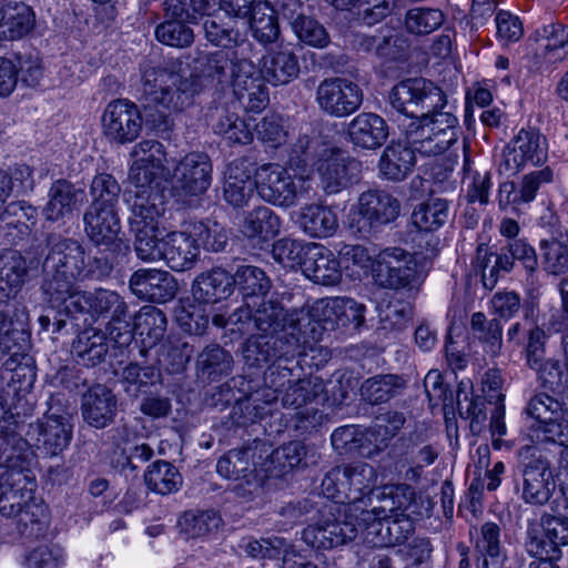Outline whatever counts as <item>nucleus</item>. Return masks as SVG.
I'll list each match as a JSON object with an SVG mask.
<instances>
[{
    "mask_svg": "<svg viewBox=\"0 0 568 568\" xmlns=\"http://www.w3.org/2000/svg\"><path fill=\"white\" fill-rule=\"evenodd\" d=\"M129 186L124 201L129 207V223L135 235L136 255L158 254L151 241L166 231L163 219L165 212L164 190L170 170L165 166L164 145L155 140L136 143L131 152Z\"/></svg>",
    "mask_w": 568,
    "mask_h": 568,
    "instance_id": "1",
    "label": "nucleus"
},
{
    "mask_svg": "<svg viewBox=\"0 0 568 568\" xmlns=\"http://www.w3.org/2000/svg\"><path fill=\"white\" fill-rule=\"evenodd\" d=\"M390 105L416 118L406 133L407 143L422 156H437L457 143L462 132L457 116L443 111L447 105L444 91L423 78L400 81L389 92Z\"/></svg>",
    "mask_w": 568,
    "mask_h": 568,
    "instance_id": "2",
    "label": "nucleus"
},
{
    "mask_svg": "<svg viewBox=\"0 0 568 568\" xmlns=\"http://www.w3.org/2000/svg\"><path fill=\"white\" fill-rule=\"evenodd\" d=\"M37 484L29 470H6L0 477V514L18 517L22 534L39 537L49 526L48 506L34 497Z\"/></svg>",
    "mask_w": 568,
    "mask_h": 568,
    "instance_id": "3",
    "label": "nucleus"
},
{
    "mask_svg": "<svg viewBox=\"0 0 568 568\" xmlns=\"http://www.w3.org/2000/svg\"><path fill=\"white\" fill-rule=\"evenodd\" d=\"M87 266V255L82 245L72 239H58L52 242L45 257L42 290L51 307L61 305L74 290L77 281Z\"/></svg>",
    "mask_w": 568,
    "mask_h": 568,
    "instance_id": "4",
    "label": "nucleus"
},
{
    "mask_svg": "<svg viewBox=\"0 0 568 568\" xmlns=\"http://www.w3.org/2000/svg\"><path fill=\"white\" fill-rule=\"evenodd\" d=\"M377 485V471L364 462L331 469L322 480L323 495L345 508L346 517L358 518Z\"/></svg>",
    "mask_w": 568,
    "mask_h": 568,
    "instance_id": "5",
    "label": "nucleus"
},
{
    "mask_svg": "<svg viewBox=\"0 0 568 568\" xmlns=\"http://www.w3.org/2000/svg\"><path fill=\"white\" fill-rule=\"evenodd\" d=\"M290 156L298 165L314 166L326 193H337L349 182L347 156L328 146L315 132L301 135L292 145Z\"/></svg>",
    "mask_w": 568,
    "mask_h": 568,
    "instance_id": "6",
    "label": "nucleus"
},
{
    "mask_svg": "<svg viewBox=\"0 0 568 568\" xmlns=\"http://www.w3.org/2000/svg\"><path fill=\"white\" fill-rule=\"evenodd\" d=\"M181 62L172 61L165 67L148 68L142 77L145 101L160 112H174L192 103L196 92L192 77L182 74Z\"/></svg>",
    "mask_w": 568,
    "mask_h": 568,
    "instance_id": "7",
    "label": "nucleus"
},
{
    "mask_svg": "<svg viewBox=\"0 0 568 568\" xmlns=\"http://www.w3.org/2000/svg\"><path fill=\"white\" fill-rule=\"evenodd\" d=\"M414 496L412 487L405 484L384 485L376 488L369 497L367 506L358 513L363 527V540L374 546L383 545L384 540L378 539L384 523L394 519L397 524L409 506Z\"/></svg>",
    "mask_w": 568,
    "mask_h": 568,
    "instance_id": "8",
    "label": "nucleus"
},
{
    "mask_svg": "<svg viewBox=\"0 0 568 568\" xmlns=\"http://www.w3.org/2000/svg\"><path fill=\"white\" fill-rule=\"evenodd\" d=\"M203 28L206 40L223 49L199 60L201 73L204 77L222 81L226 78L229 60L236 59L237 51L247 52L251 43L232 27L222 22L220 13L206 18Z\"/></svg>",
    "mask_w": 568,
    "mask_h": 568,
    "instance_id": "9",
    "label": "nucleus"
},
{
    "mask_svg": "<svg viewBox=\"0 0 568 568\" xmlns=\"http://www.w3.org/2000/svg\"><path fill=\"white\" fill-rule=\"evenodd\" d=\"M265 403L281 398L283 406L300 408L313 403L324 393V381L318 376L292 378V371L287 367H268L264 375Z\"/></svg>",
    "mask_w": 568,
    "mask_h": 568,
    "instance_id": "10",
    "label": "nucleus"
},
{
    "mask_svg": "<svg viewBox=\"0 0 568 568\" xmlns=\"http://www.w3.org/2000/svg\"><path fill=\"white\" fill-rule=\"evenodd\" d=\"M257 305L256 301L246 302L230 318L234 324L243 320L253 321L254 327L264 336H274L280 331H288V335L296 344L301 341L302 321L305 317L304 310L285 312L276 302L268 300Z\"/></svg>",
    "mask_w": 568,
    "mask_h": 568,
    "instance_id": "11",
    "label": "nucleus"
},
{
    "mask_svg": "<svg viewBox=\"0 0 568 568\" xmlns=\"http://www.w3.org/2000/svg\"><path fill=\"white\" fill-rule=\"evenodd\" d=\"M257 193L267 203L280 207H292L312 189L308 176H293L276 163L255 169Z\"/></svg>",
    "mask_w": 568,
    "mask_h": 568,
    "instance_id": "12",
    "label": "nucleus"
},
{
    "mask_svg": "<svg viewBox=\"0 0 568 568\" xmlns=\"http://www.w3.org/2000/svg\"><path fill=\"white\" fill-rule=\"evenodd\" d=\"M237 51L236 59H230L226 78L220 83L230 82L233 92L246 112H261L268 104V93L261 70Z\"/></svg>",
    "mask_w": 568,
    "mask_h": 568,
    "instance_id": "13",
    "label": "nucleus"
},
{
    "mask_svg": "<svg viewBox=\"0 0 568 568\" xmlns=\"http://www.w3.org/2000/svg\"><path fill=\"white\" fill-rule=\"evenodd\" d=\"M168 321L165 314L153 305H145L135 314L133 321L134 335H136L144 349L159 346L160 362H169L172 371L178 372L184 367L185 357L181 349L160 344L166 333Z\"/></svg>",
    "mask_w": 568,
    "mask_h": 568,
    "instance_id": "14",
    "label": "nucleus"
},
{
    "mask_svg": "<svg viewBox=\"0 0 568 568\" xmlns=\"http://www.w3.org/2000/svg\"><path fill=\"white\" fill-rule=\"evenodd\" d=\"M151 245L158 251L154 256L136 255L144 262L164 260L174 271L190 270L200 254V244L189 229V222L184 223L180 231L168 233L164 237L158 236L151 241Z\"/></svg>",
    "mask_w": 568,
    "mask_h": 568,
    "instance_id": "15",
    "label": "nucleus"
},
{
    "mask_svg": "<svg viewBox=\"0 0 568 568\" xmlns=\"http://www.w3.org/2000/svg\"><path fill=\"white\" fill-rule=\"evenodd\" d=\"M19 429V422L0 394V467L7 470H29L36 460L34 452Z\"/></svg>",
    "mask_w": 568,
    "mask_h": 568,
    "instance_id": "16",
    "label": "nucleus"
},
{
    "mask_svg": "<svg viewBox=\"0 0 568 568\" xmlns=\"http://www.w3.org/2000/svg\"><path fill=\"white\" fill-rule=\"evenodd\" d=\"M142 128L143 119L138 106L126 99L109 102L102 112V134L110 143H131L138 139Z\"/></svg>",
    "mask_w": 568,
    "mask_h": 568,
    "instance_id": "17",
    "label": "nucleus"
},
{
    "mask_svg": "<svg viewBox=\"0 0 568 568\" xmlns=\"http://www.w3.org/2000/svg\"><path fill=\"white\" fill-rule=\"evenodd\" d=\"M336 513L337 516L332 513L317 524L306 527L303 530L305 542L316 548L331 549L354 540L359 534L363 535V527L358 526L359 517H346L342 506L336 508Z\"/></svg>",
    "mask_w": 568,
    "mask_h": 568,
    "instance_id": "18",
    "label": "nucleus"
},
{
    "mask_svg": "<svg viewBox=\"0 0 568 568\" xmlns=\"http://www.w3.org/2000/svg\"><path fill=\"white\" fill-rule=\"evenodd\" d=\"M61 305L52 308L59 314L75 315L78 313H90L92 315L111 314V318L121 323L126 314V304L114 291L98 288L94 292H82L74 290L68 297L63 298Z\"/></svg>",
    "mask_w": 568,
    "mask_h": 568,
    "instance_id": "19",
    "label": "nucleus"
},
{
    "mask_svg": "<svg viewBox=\"0 0 568 568\" xmlns=\"http://www.w3.org/2000/svg\"><path fill=\"white\" fill-rule=\"evenodd\" d=\"M399 215V203L383 191H367L361 194L351 209L349 223L358 232L393 222Z\"/></svg>",
    "mask_w": 568,
    "mask_h": 568,
    "instance_id": "20",
    "label": "nucleus"
},
{
    "mask_svg": "<svg viewBox=\"0 0 568 568\" xmlns=\"http://www.w3.org/2000/svg\"><path fill=\"white\" fill-rule=\"evenodd\" d=\"M546 138L535 129H521L504 150L501 169L507 175H515L527 165H539L547 160Z\"/></svg>",
    "mask_w": 568,
    "mask_h": 568,
    "instance_id": "21",
    "label": "nucleus"
},
{
    "mask_svg": "<svg viewBox=\"0 0 568 568\" xmlns=\"http://www.w3.org/2000/svg\"><path fill=\"white\" fill-rule=\"evenodd\" d=\"M527 414L538 423V430L545 440L565 446L564 455L568 457V409L547 394H537L527 406Z\"/></svg>",
    "mask_w": 568,
    "mask_h": 568,
    "instance_id": "22",
    "label": "nucleus"
},
{
    "mask_svg": "<svg viewBox=\"0 0 568 568\" xmlns=\"http://www.w3.org/2000/svg\"><path fill=\"white\" fill-rule=\"evenodd\" d=\"M416 273L415 257L400 247H388L379 252L372 265L376 283L387 288L408 285Z\"/></svg>",
    "mask_w": 568,
    "mask_h": 568,
    "instance_id": "23",
    "label": "nucleus"
},
{
    "mask_svg": "<svg viewBox=\"0 0 568 568\" xmlns=\"http://www.w3.org/2000/svg\"><path fill=\"white\" fill-rule=\"evenodd\" d=\"M212 165L203 153L186 154L174 168L171 176L172 190L181 197L203 194L211 185Z\"/></svg>",
    "mask_w": 568,
    "mask_h": 568,
    "instance_id": "24",
    "label": "nucleus"
},
{
    "mask_svg": "<svg viewBox=\"0 0 568 568\" xmlns=\"http://www.w3.org/2000/svg\"><path fill=\"white\" fill-rule=\"evenodd\" d=\"M316 101L324 112L341 118L359 108L363 93L356 83L347 79L331 78L320 83Z\"/></svg>",
    "mask_w": 568,
    "mask_h": 568,
    "instance_id": "25",
    "label": "nucleus"
},
{
    "mask_svg": "<svg viewBox=\"0 0 568 568\" xmlns=\"http://www.w3.org/2000/svg\"><path fill=\"white\" fill-rule=\"evenodd\" d=\"M73 425L69 418L60 415H48L43 419L30 424L28 435L34 438L39 447L49 456H58L70 444Z\"/></svg>",
    "mask_w": 568,
    "mask_h": 568,
    "instance_id": "26",
    "label": "nucleus"
},
{
    "mask_svg": "<svg viewBox=\"0 0 568 568\" xmlns=\"http://www.w3.org/2000/svg\"><path fill=\"white\" fill-rule=\"evenodd\" d=\"M132 292L140 298L156 303L172 300L178 292V283L166 271L155 268L138 270L130 278Z\"/></svg>",
    "mask_w": 568,
    "mask_h": 568,
    "instance_id": "27",
    "label": "nucleus"
},
{
    "mask_svg": "<svg viewBox=\"0 0 568 568\" xmlns=\"http://www.w3.org/2000/svg\"><path fill=\"white\" fill-rule=\"evenodd\" d=\"M346 132L355 148L376 150L388 139L389 126L379 114L361 112L348 122Z\"/></svg>",
    "mask_w": 568,
    "mask_h": 568,
    "instance_id": "28",
    "label": "nucleus"
},
{
    "mask_svg": "<svg viewBox=\"0 0 568 568\" xmlns=\"http://www.w3.org/2000/svg\"><path fill=\"white\" fill-rule=\"evenodd\" d=\"M36 12L31 6L18 0H0V41H18L36 27Z\"/></svg>",
    "mask_w": 568,
    "mask_h": 568,
    "instance_id": "29",
    "label": "nucleus"
},
{
    "mask_svg": "<svg viewBox=\"0 0 568 568\" xmlns=\"http://www.w3.org/2000/svg\"><path fill=\"white\" fill-rule=\"evenodd\" d=\"M281 14L290 22L293 32L304 44L317 49L328 45V32L317 20L304 14L300 0H284Z\"/></svg>",
    "mask_w": 568,
    "mask_h": 568,
    "instance_id": "30",
    "label": "nucleus"
},
{
    "mask_svg": "<svg viewBox=\"0 0 568 568\" xmlns=\"http://www.w3.org/2000/svg\"><path fill=\"white\" fill-rule=\"evenodd\" d=\"M235 278L223 267L200 273L193 281L191 293L199 304H215L227 300L234 292Z\"/></svg>",
    "mask_w": 568,
    "mask_h": 568,
    "instance_id": "31",
    "label": "nucleus"
},
{
    "mask_svg": "<svg viewBox=\"0 0 568 568\" xmlns=\"http://www.w3.org/2000/svg\"><path fill=\"white\" fill-rule=\"evenodd\" d=\"M303 274L316 284L332 286L342 278V266L336 255L318 243L311 245L303 262Z\"/></svg>",
    "mask_w": 568,
    "mask_h": 568,
    "instance_id": "32",
    "label": "nucleus"
},
{
    "mask_svg": "<svg viewBox=\"0 0 568 568\" xmlns=\"http://www.w3.org/2000/svg\"><path fill=\"white\" fill-rule=\"evenodd\" d=\"M81 414L90 426L104 428L115 417L116 398L106 386H92L82 395Z\"/></svg>",
    "mask_w": 568,
    "mask_h": 568,
    "instance_id": "33",
    "label": "nucleus"
},
{
    "mask_svg": "<svg viewBox=\"0 0 568 568\" xmlns=\"http://www.w3.org/2000/svg\"><path fill=\"white\" fill-rule=\"evenodd\" d=\"M84 200V191L67 180H57L48 191L42 214L48 221H60L72 215Z\"/></svg>",
    "mask_w": 568,
    "mask_h": 568,
    "instance_id": "34",
    "label": "nucleus"
},
{
    "mask_svg": "<svg viewBox=\"0 0 568 568\" xmlns=\"http://www.w3.org/2000/svg\"><path fill=\"white\" fill-rule=\"evenodd\" d=\"M257 191L255 169L245 160L233 161L226 171L224 184V199L233 206H242L247 203Z\"/></svg>",
    "mask_w": 568,
    "mask_h": 568,
    "instance_id": "35",
    "label": "nucleus"
},
{
    "mask_svg": "<svg viewBox=\"0 0 568 568\" xmlns=\"http://www.w3.org/2000/svg\"><path fill=\"white\" fill-rule=\"evenodd\" d=\"M28 276L27 260L16 250L0 251V303L14 298Z\"/></svg>",
    "mask_w": 568,
    "mask_h": 568,
    "instance_id": "36",
    "label": "nucleus"
},
{
    "mask_svg": "<svg viewBox=\"0 0 568 568\" xmlns=\"http://www.w3.org/2000/svg\"><path fill=\"white\" fill-rule=\"evenodd\" d=\"M84 224L87 234L97 245L119 246L121 224L116 210L88 209Z\"/></svg>",
    "mask_w": 568,
    "mask_h": 568,
    "instance_id": "37",
    "label": "nucleus"
},
{
    "mask_svg": "<svg viewBox=\"0 0 568 568\" xmlns=\"http://www.w3.org/2000/svg\"><path fill=\"white\" fill-rule=\"evenodd\" d=\"M523 476V499L530 505L546 504L555 489L548 466L541 460L531 462L524 469Z\"/></svg>",
    "mask_w": 568,
    "mask_h": 568,
    "instance_id": "38",
    "label": "nucleus"
},
{
    "mask_svg": "<svg viewBox=\"0 0 568 568\" xmlns=\"http://www.w3.org/2000/svg\"><path fill=\"white\" fill-rule=\"evenodd\" d=\"M297 223L305 234L318 239L332 236L338 229L335 211L321 203L303 205L298 211Z\"/></svg>",
    "mask_w": 568,
    "mask_h": 568,
    "instance_id": "39",
    "label": "nucleus"
},
{
    "mask_svg": "<svg viewBox=\"0 0 568 568\" xmlns=\"http://www.w3.org/2000/svg\"><path fill=\"white\" fill-rule=\"evenodd\" d=\"M261 72L273 85L287 84L300 73L297 57L288 49L270 51L261 60Z\"/></svg>",
    "mask_w": 568,
    "mask_h": 568,
    "instance_id": "40",
    "label": "nucleus"
},
{
    "mask_svg": "<svg viewBox=\"0 0 568 568\" xmlns=\"http://www.w3.org/2000/svg\"><path fill=\"white\" fill-rule=\"evenodd\" d=\"M416 153L407 141L389 144L379 158V172L393 181L405 179L415 165Z\"/></svg>",
    "mask_w": 568,
    "mask_h": 568,
    "instance_id": "41",
    "label": "nucleus"
},
{
    "mask_svg": "<svg viewBox=\"0 0 568 568\" xmlns=\"http://www.w3.org/2000/svg\"><path fill=\"white\" fill-rule=\"evenodd\" d=\"M10 373L8 395L12 393L18 400L29 394L36 382V371L32 358L24 353L16 351L6 361L3 374Z\"/></svg>",
    "mask_w": 568,
    "mask_h": 568,
    "instance_id": "42",
    "label": "nucleus"
},
{
    "mask_svg": "<svg viewBox=\"0 0 568 568\" xmlns=\"http://www.w3.org/2000/svg\"><path fill=\"white\" fill-rule=\"evenodd\" d=\"M241 230L246 237L265 242L280 233L281 220L270 207L258 206L244 216Z\"/></svg>",
    "mask_w": 568,
    "mask_h": 568,
    "instance_id": "43",
    "label": "nucleus"
},
{
    "mask_svg": "<svg viewBox=\"0 0 568 568\" xmlns=\"http://www.w3.org/2000/svg\"><path fill=\"white\" fill-rule=\"evenodd\" d=\"M108 352L106 336L103 332L90 327L81 332L72 344V354L85 366L100 364Z\"/></svg>",
    "mask_w": 568,
    "mask_h": 568,
    "instance_id": "44",
    "label": "nucleus"
},
{
    "mask_svg": "<svg viewBox=\"0 0 568 568\" xmlns=\"http://www.w3.org/2000/svg\"><path fill=\"white\" fill-rule=\"evenodd\" d=\"M282 339L274 336L254 335L251 336L243 346V358L246 365L258 367L267 362L287 355L288 349L277 347Z\"/></svg>",
    "mask_w": 568,
    "mask_h": 568,
    "instance_id": "45",
    "label": "nucleus"
},
{
    "mask_svg": "<svg viewBox=\"0 0 568 568\" xmlns=\"http://www.w3.org/2000/svg\"><path fill=\"white\" fill-rule=\"evenodd\" d=\"M235 285L240 287L245 296V303L265 298L271 288V280L266 273L254 265L239 266L235 274Z\"/></svg>",
    "mask_w": 568,
    "mask_h": 568,
    "instance_id": "46",
    "label": "nucleus"
},
{
    "mask_svg": "<svg viewBox=\"0 0 568 568\" xmlns=\"http://www.w3.org/2000/svg\"><path fill=\"white\" fill-rule=\"evenodd\" d=\"M232 367V355L219 345L206 346L197 356V368L201 375L210 381L229 375Z\"/></svg>",
    "mask_w": 568,
    "mask_h": 568,
    "instance_id": "47",
    "label": "nucleus"
},
{
    "mask_svg": "<svg viewBox=\"0 0 568 568\" xmlns=\"http://www.w3.org/2000/svg\"><path fill=\"white\" fill-rule=\"evenodd\" d=\"M148 487L160 495L178 491L182 486V476L172 464L159 460L149 466L145 475Z\"/></svg>",
    "mask_w": 568,
    "mask_h": 568,
    "instance_id": "48",
    "label": "nucleus"
},
{
    "mask_svg": "<svg viewBox=\"0 0 568 568\" xmlns=\"http://www.w3.org/2000/svg\"><path fill=\"white\" fill-rule=\"evenodd\" d=\"M250 28L261 43L274 42L280 36L275 10L267 2L255 3L252 8Z\"/></svg>",
    "mask_w": 568,
    "mask_h": 568,
    "instance_id": "49",
    "label": "nucleus"
},
{
    "mask_svg": "<svg viewBox=\"0 0 568 568\" xmlns=\"http://www.w3.org/2000/svg\"><path fill=\"white\" fill-rule=\"evenodd\" d=\"M544 59L548 63L562 61L568 53V27L561 23L544 26L540 31Z\"/></svg>",
    "mask_w": 568,
    "mask_h": 568,
    "instance_id": "50",
    "label": "nucleus"
},
{
    "mask_svg": "<svg viewBox=\"0 0 568 568\" xmlns=\"http://www.w3.org/2000/svg\"><path fill=\"white\" fill-rule=\"evenodd\" d=\"M251 121L254 122L251 116L241 119L235 113L226 112L220 116L213 125V130L230 143L247 144L253 140V124Z\"/></svg>",
    "mask_w": 568,
    "mask_h": 568,
    "instance_id": "51",
    "label": "nucleus"
},
{
    "mask_svg": "<svg viewBox=\"0 0 568 568\" xmlns=\"http://www.w3.org/2000/svg\"><path fill=\"white\" fill-rule=\"evenodd\" d=\"M245 551L253 558L276 559L283 556V568H294L296 564L292 561L295 554L281 537L262 538L260 540H248L245 545Z\"/></svg>",
    "mask_w": 568,
    "mask_h": 568,
    "instance_id": "52",
    "label": "nucleus"
},
{
    "mask_svg": "<svg viewBox=\"0 0 568 568\" xmlns=\"http://www.w3.org/2000/svg\"><path fill=\"white\" fill-rule=\"evenodd\" d=\"M447 217V202L442 199H430L414 210L412 222L417 229L429 232L443 226Z\"/></svg>",
    "mask_w": 568,
    "mask_h": 568,
    "instance_id": "53",
    "label": "nucleus"
},
{
    "mask_svg": "<svg viewBox=\"0 0 568 568\" xmlns=\"http://www.w3.org/2000/svg\"><path fill=\"white\" fill-rule=\"evenodd\" d=\"M253 456L251 449L231 450L227 455L221 457L216 464V471L224 478L241 479L248 478L255 473L258 476L256 467H251L250 458ZM255 466V464H253Z\"/></svg>",
    "mask_w": 568,
    "mask_h": 568,
    "instance_id": "54",
    "label": "nucleus"
},
{
    "mask_svg": "<svg viewBox=\"0 0 568 568\" xmlns=\"http://www.w3.org/2000/svg\"><path fill=\"white\" fill-rule=\"evenodd\" d=\"M444 20V13L439 9L414 8L406 12L404 24L408 32L425 36L437 30Z\"/></svg>",
    "mask_w": 568,
    "mask_h": 568,
    "instance_id": "55",
    "label": "nucleus"
},
{
    "mask_svg": "<svg viewBox=\"0 0 568 568\" xmlns=\"http://www.w3.org/2000/svg\"><path fill=\"white\" fill-rule=\"evenodd\" d=\"M120 194V185L110 174L94 176L90 186L92 203L89 209L115 210Z\"/></svg>",
    "mask_w": 568,
    "mask_h": 568,
    "instance_id": "56",
    "label": "nucleus"
},
{
    "mask_svg": "<svg viewBox=\"0 0 568 568\" xmlns=\"http://www.w3.org/2000/svg\"><path fill=\"white\" fill-rule=\"evenodd\" d=\"M314 242H304L288 237L280 239L273 244V257L287 268L300 266L303 270L304 258L307 257V251Z\"/></svg>",
    "mask_w": 568,
    "mask_h": 568,
    "instance_id": "57",
    "label": "nucleus"
},
{
    "mask_svg": "<svg viewBox=\"0 0 568 568\" xmlns=\"http://www.w3.org/2000/svg\"><path fill=\"white\" fill-rule=\"evenodd\" d=\"M514 260L507 254L488 255L487 247L479 246L476 255V265L481 270L484 286L491 290L497 283L498 272L511 270Z\"/></svg>",
    "mask_w": 568,
    "mask_h": 568,
    "instance_id": "58",
    "label": "nucleus"
},
{
    "mask_svg": "<svg viewBox=\"0 0 568 568\" xmlns=\"http://www.w3.org/2000/svg\"><path fill=\"white\" fill-rule=\"evenodd\" d=\"M402 387V379L395 375L375 376L365 381L361 392L372 404H379L392 398Z\"/></svg>",
    "mask_w": 568,
    "mask_h": 568,
    "instance_id": "59",
    "label": "nucleus"
},
{
    "mask_svg": "<svg viewBox=\"0 0 568 568\" xmlns=\"http://www.w3.org/2000/svg\"><path fill=\"white\" fill-rule=\"evenodd\" d=\"M189 229L205 250L220 252L227 243L226 231L217 222H189Z\"/></svg>",
    "mask_w": 568,
    "mask_h": 568,
    "instance_id": "60",
    "label": "nucleus"
},
{
    "mask_svg": "<svg viewBox=\"0 0 568 568\" xmlns=\"http://www.w3.org/2000/svg\"><path fill=\"white\" fill-rule=\"evenodd\" d=\"M185 21L168 19L155 29L158 41L165 45L175 48H185L193 43V30L187 27Z\"/></svg>",
    "mask_w": 568,
    "mask_h": 568,
    "instance_id": "61",
    "label": "nucleus"
},
{
    "mask_svg": "<svg viewBox=\"0 0 568 568\" xmlns=\"http://www.w3.org/2000/svg\"><path fill=\"white\" fill-rule=\"evenodd\" d=\"M377 312L382 329H400L410 317V305L399 300L383 301L378 304Z\"/></svg>",
    "mask_w": 568,
    "mask_h": 568,
    "instance_id": "62",
    "label": "nucleus"
},
{
    "mask_svg": "<svg viewBox=\"0 0 568 568\" xmlns=\"http://www.w3.org/2000/svg\"><path fill=\"white\" fill-rule=\"evenodd\" d=\"M338 296L320 298L315 301L307 311H304L305 317L302 321V329L310 324V321L338 326Z\"/></svg>",
    "mask_w": 568,
    "mask_h": 568,
    "instance_id": "63",
    "label": "nucleus"
},
{
    "mask_svg": "<svg viewBox=\"0 0 568 568\" xmlns=\"http://www.w3.org/2000/svg\"><path fill=\"white\" fill-rule=\"evenodd\" d=\"M63 562L64 556L62 548L51 542L38 545L26 558L28 568H60Z\"/></svg>",
    "mask_w": 568,
    "mask_h": 568,
    "instance_id": "64",
    "label": "nucleus"
}]
</instances>
